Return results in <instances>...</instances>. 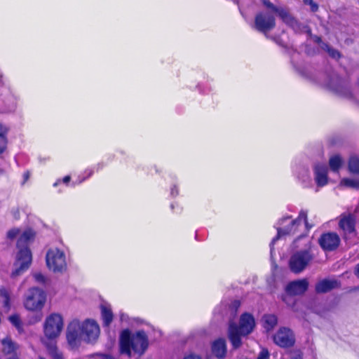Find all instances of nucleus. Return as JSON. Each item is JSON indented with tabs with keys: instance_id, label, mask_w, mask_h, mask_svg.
<instances>
[{
	"instance_id": "obj_1",
	"label": "nucleus",
	"mask_w": 359,
	"mask_h": 359,
	"mask_svg": "<svg viewBox=\"0 0 359 359\" xmlns=\"http://www.w3.org/2000/svg\"><path fill=\"white\" fill-rule=\"evenodd\" d=\"M284 52L290 57V62L297 73L302 78L323 85L333 93L345 97H352L350 82L341 78L330 66L325 72H320L313 66H305L302 63L300 50L294 46H283Z\"/></svg>"
},
{
	"instance_id": "obj_2",
	"label": "nucleus",
	"mask_w": 359,
	"mask_h": 359,
	"mask_svg": "<svg viewBox=\"0 0 359 359\" xmlns=\"http://www.w3.org/2000/svg\"><path fill=\"white\" fill-rule=\"evenodd\" d=\"M64 329V319L58 313L48 315L43 323V337L41 343L46 347L48 353L53 359H63L62 354L58 351L56 341ZM39 359H45L39 357Z\"/></svg>"
},
{
	"instance_id": "obj_3",
	"label": "nucleus",
	"mask_w": 359,
	"mask_h": 359,
	"mask_svg": "<svg viewBox=\"0 0 359 359\" xmlns=\"http://www.w3.org/2000/svg\"><path fill=\"white\" fill-rule=\"evenodd\" d=\"M118 346L120 353L129 358L133 351L142 355L149 348V337L144 330L133 332L129 328H125L119 333Z\"/></svg>"
},
{
	"instance_id": "obj_4",
	"label": "nucleus",
	"mask_w": 359,
	"mask_h": 359,
	"mask_svg": "<svg viewBox=\"0 0 359 359\" xmlns=\"http://www.w3.org/2000/svg\"><path fill=\"white\" fill-rule=\"evenodd\" d=\"M34 232L31 229H27L25 230L18 238L17 243L18 251L11 273L13 277L20 276L30 266L32 261V255L27 244L34 238Z\"/></svg>"
},
{
	"instance_id": "obj_5",
	"label": "nucleus",
	"mask_w": 359,
	"mask_h": 359,
	"mask_svg": "<svg viewBox=\"0 0 359 359\" xmlns=\"http://www.w3.org/2000/svg\"><path fill=\"white\" fill-rule=\"evenodd\" d=\"M255 327L253 316L249 313H243L239 319L238 325L231 323L228 329V337L234 349L238 348L242 344V337L252 332Z\"/></svg>"
},
{
	"instance_id": "obj_6",
	"label": "nucleus",
	"mask_w": 359,
	"mask_h": 359,
	"mask_svg": "<svg viewBox=\"0 0 359 359\" xmlns=\"http://www.w3.org/2000/svg\"><path fill=\"white\" fill-rule=\"evenodd\" d=\"M307 214V210H302L298 217L294 219L291 220V216H285L278 221L275 225V228L277 230V235L270 243L271 254L273 250L274 244L280 237L284 236H294L299 232V228L302 226V219H306Z\"/></svg>"
},
{
	"instance_id": "obj_7",
	"label": "nucleus",
	"mask_w": 359,
	"mask_h": 359,
	"mask_svg": "<svg viewBox=\"0 0 359 359\" xmlns=\"http://www.w3.org/2000/svg\"><path fill=\"white\" fill-rule=\"evenodd\" d=\"M316 246L309 241L303 249L294 252L289 259L290 270L295 274L304 271L316 258Z\"/></svg>"
},
{
	"instance_id": "obj_8",
	"label": "nucleus",
	"mask_w": 359,
	"mask_h": 359,
	"mask_svg": "<svg viewBox=\"0 0 359 359\" xmlns=\"http://www.w3.org/2000/svg\"><path fill=\"white\" fill-rule=\"evenodd\" d=\"M90 320L83 322L72 320L67 327V339L72 348H77L83 343L89 341Z\"/></svg>"
},
{
	"instance_id": "obj_9",
	"label": "nucleus",
	"mask_w": 359,
	"mask_h": 359,
	"mask_svg": "<svg viewBox=\"0 0 359 359\" xmlns=\"http://www.w3.org/2000/svg\"><path fill=\"white\" fill-rule=\"evenodd\" d=\"M261 1L266 8L276 13L282 22L287 26L295 32H299L302 29V23L290 13L287 8L278 7L269 0H261Z\"/></svg>"
},
{
	"instance_id": "obj_10",
	"label": "nucleus",
	"mask_w": 359,
	"mask_h": 359,
	"mask_svg": "<svg viewBox=\"0 0 359 359\" xmlns=\"http://www.w3.org/2000/svg\"><path fill=\"white\" fill-rule=\"evenodd\" d=\"M48 268L54 273H62L67 270V261L65 252L57 248L50 249L46 257Z\"/></svg>"
},
{
	"instance_id": "obj_11",
	"label": "nucleus",
	"mask_w": 359,
	"mask_h": 359,
	"mask_svg": "<svg viewBox=\"0 0 359 359\" xmlns=\"http://www.w3.org/2000/svg\"><path fill=\"white\" fill-rule=\"evenodd\" d=\"M46 302V294L43 290L38 288H31L24 302L26 309L32 311H41Z\"/></svg>"
},
{
	"instance_id": "obj_12",
	"label": "nucleus",
	"mask_w": 359,
	"mask_h": 359,
	"mask_svg": "<svg viewBox=\"0 0 359 359\" xmlns=\"http://www.w3.org/2000/svg\"><path fill=\"white\" fill-rule=\"evenodd\" d=\"M276 25V18L272 13L261 11L255 17V27L260 32L267 33L274 29Z\"/></svg>"
},
{
	"instance_id": "obj_13",
	"label": "nucleus",
	"mask_w": 359,
	"mask_h": 359,
	"mask_svg": "<svg viewBox=\"0 0 359 359\" xmlns=\"http://www.w3.org/2000/svg\"><path fill=\"white\" fill-rule=\"evenodd\" d=\"M273 342L281 348H290L295 343V337L292 330L283 327L273 335Z\"/></svg>"
},
{
	"instance_id": "obj_14",
	"label": "nucleus",
	"mask_w": 359,
	"mask_h": 359,
	"mask_svg": "<svg viewBox=\"0 0 359 359\" xmlns=\"http://www.w3.org/2000/svg\"><path fill=\"white\" fill-rule=\"evenodd\" d=\"M341 239L335 232H327L321 234L318 238V244L325 252H332L338 248Z\"/></svg>"
},
{
	"instance_id": "obj_15",
	"label": "nucleus",
	"mask_w": 359,
	"mask_h": 359,
	"mask_svg": "<svg viewBox=\"0 0 359 359\" xmlns=\"http://www.w3.org/2000/svg\"><path fill=\"white\" fill-rule=\"evenodd\" d=\"M309 288V281L306 278L299 279L290 282L285 286L286 293L290 296L302 295Z\"/></svg>"
},
{
	"instance_id": "obj_16",
	"label": "nucleus",
	"mask_w": 359,
	"mask_h": 359,
	"mask_svg": "<svg viewBox=\"0 0 359 359\" xmlns=\"http://www.w3.org/2000/svg\"><path fill=\"white\" fill-rule=\"evenodd\" d=\"M101 303L99 306L100 309V318L102 321L103 327L109 332V327L114 320V313L111 305L100 297Z\"/></svg>"
},
{
	"instance_id": "obj_17",
	"label": "nucleus",
	"mask_w": 359,
	"mask_h": 359,
	"mask_svg": "<svg viewBox=\"0 0 359 359\" xmlns=\"http://www.w3.org/2000/svg\"><path fill=\"white\" fill-rule=\"evenodd\" d=\"M355 221L351 215H341L339 222V226L343 231L344 238L348 239V236L355 232Z\"/></svg>"
},
{
	"instance_id": "obj_18",
	"label": "nucleus",
	"mask_w": 359,
	"mask_h": 359,
	"mask_svg": "<svg viewBox=\"0 0 359 359\" xmlns=\"http://www.w3.org/2000/svg\"><path fill=\"white\" fill-rule=\"evenodd\" d=\"M314 179L318 187L325 186L328 182V168L326 164L318 163L313 167Z\"/></svg>"
},
{
	"instance_id": "obj_19",
	"label": "nucleus",
	"mask_w": 359,
	"mask_h": 359,
	"mask_svg": "<svg viewBox=\"0 0 359 359\" xmlns=\"http://www.w3.org/2000/svg\"><path fill=\"white\" fill-rule=\"evenodd\" d=\"M339 282L337 280H330L327 278L318 281L315 286V291L318 294L327 293L334 288L339 287Z\"/></svg>"
},
{
	"instance_id": "obj_20",
	"label": "nucleus",
	"mask_w": 359,
	"mask_h": 359,
	"mask_svg": "<svg viewBox=\"0 0 359 359\" xmlns=\"http://www.w3.org/2000/svg\"><path fill=\"white\" fill-rule=\"evenodd\" d=\"M305 53L308 55H311L312 53L320 52L323 50L327 53L329 56L334 60H338L341 57L340 52L335 49L333 46H305Z\"/></svg>"
},
{
	"instance_id": "obj_21",
	"label": "nucleus",
	"mask_w": 359,
	"mask_h": 359,
	"mask_svg": "<svg viewBox=\"0 0 359 359\" xmlns=\"http://www.w3.org/2000/svg\"><path fill=\"white\" fill-rule=\"evenodd\" d=\"M212 354L218 359H223L226 354V344L224 339L219 338L212 342Z\"/></svg>"
},
{
	"instance_id": "obj_22",
	"label": "nucleus",
	"mask_w": 359,
	"mask_h": 359,
	"mask_svg": "<svg viewBox=\"0 0 359 359\" xmlns=\"http://www.w3.org/2000/svg\"><path fill=\"white\" fill-rule=\"evenodd\" d=\"M1 351L6 355H15L19 345L15 342L11 337L6 336L1 339Z\"/></svg>"
},
{
	"instance_id": "obj_23",
	"label": "nucleus",
	"mask_w": 359,
	"mask_h": 359,
	"mask_svg": "<svg viewBox=\"0 0 359 359\" xmlns=\"http://www.w3.org/2000/svg\"><path fill=\"white\" fill-rule=\"evenodd\" d=\"M264 327L267 330H272L278 323V318L273 314H266L262 317Z\"/></svg>"
},
{
	"instance_id": "obj_24",
	"label": "nucleus",
	"mask_w": 359,
	"mask_h": 359,
	"mask_svg": "<svg viewBox=\"0 0 359 359\" xmlns=\"http://www.w3.org/2000/svg\"><path fill=\"white\" fill-rule=\"evenodd\" d=\"M294 172L297 177L303 182H305L309 177V169L306 165H297L294 168Z\"/></svg>"
},
{
	"instance_id": "obj_25",
	"label": "nucleus",
	"mask_w": 359,
	"mask_h": 359,
	"mask_svg": "<svg viewBox=\"0 0 359 359\" xmlns=\"http://www.w3.org/2000/svg\"><path fill=\"white\" fill-rule=\"evenodd\" d=\"M8 128L6 126L0 123V155L6 150L7 146L6 134Z\"/></svg>"
},
{
	"instance_id": "obj_26",
	"label": "nucleus",
	"mask_w": 359,
	"mask_h": 359,
	"mask_svg": "<svg viewBox=\"0 0 359 359\" xmlns=\"http://www.w3.org/2000/svg\"><path fill=\"white\" fill-rule=\"evenodd\" d=\"M348 171L354 175H359V158L357 156H351L348 160Z\"/></svg>"
},
{
	"instance_id": "obj_27",
	"label": "nucleus",
	"mask_w": 359,
	"mask_h": 359,
	"mask_svg": "<svg viewBox=\"0 0 359 359\" xmlns=\"http://www.w3.org/2000/svg\"><path fill=\"white\" fill-rule=\"evenodd\" d=\"M8 320L10 323L17 329L18 332H23V323L21 320V318L18 314H12L8 317Z\"/></svg>"
},
{
	"instance_id": "obj_28",
	"label": "nucleus",
	"mask_w": 359,
	"mask_h": 359,
	"mask_svg": "<svg viewBox=\"0 0 359 359\" xmlns=\"http://www.w3.org/2000/svg\"><path fill=\"white\" fill-rule=\"evenodd\" d=\"M304 224V231L301 233L299 236H297V238L294 240L293 244L295 245V247H298L296 243L300 239L305 238L307 236V233L309 231V230L313 226V224H310L308 222L307 215H306V219H302V224Z\"/></svg>"
},
{
	"instance_id": "obj_29",
	"label": "nucleus",
	"mask_w": 359,
	"mask_h": 359,
	"mask_svg": "<svg viewBox=\"0 0 359 359\" xmlns=\"http://www.w3.org/2000/svg\"><path fill=\"white\" fill-rule=\"evenodd\" d=\"M342 160L339 155L332 156L329 160V165L332 171L337 172L341 168Z\"/></svg>"
},
{
	"instance_id": "obj_30",
	"label": "nucleus",
	"mask_w": 359,
	"mask_h": 359,
	"mask_svg": "<svg viewBox=\"0 0 359 359\" xmlns=\"http://www.w3.org/2000/svg\"><path fill=\"white\" fill-rule=\"evenodd\" d=\"M340 184L346 187L359 190V179L344 178L341 180Z\"/></svg>"
},
{
	"instance_id": "obj_31",
	"label": "nucleus",
	"mask_w": 359,
	"mask_h": 359,
	"mask_svg": "<svg viewBox=\"0 0 359 359\" xmlns=\"http://www.w3.org/2000/svg\"><path fill=\"white\" fill-rule=\"evenodd\" d=\"M100 334V327L96 320L91 319V340H96Z\"/></svg>"
},
{
	"instance_id": "obj_32",
	"label": "nucleus",
	"mask_w": 359,
	"mask_h": 359,
	"mask_svg": "<svg viewBox=\"0 0 359 359\" xmlns=\"http://www.w3.org/2000/svg\"><path fill=\"white\" fill-rule=\"evenodd\" d=\"M0 296L2 298V301L4 303V306L6 311H8L10 308L9 304V294L7 290L5 288L0 289Z\"/></svg>"
},
{
	"instance_id": "obj_33",
	"label": "nucleus",
	"mask_w": 359,
	"mask_h": 359,
	"mask_svg": "<svg viewBox=\"0 0 359 359\" xmlns=\"http://www.w3.org/2000/svg\"><path fill=\"white\" fill-rule=\"evenodd\" d=\"M289 355L290 359H303V353L298 349L290 351Z\"/></svg>"
},
{
	"instance_id": "obj_34",
	"label": "nucleus",
	"mask_w": 359,
	"mask_h": 359,
	"mask_svg": "<svg viewBox=\"0 0 359 359\" xmlns=\"http://www.w3.org/2000/svg\"><path fill=\"white\" fill-rule=\"evenodd\" d=\"M305 5L310 6L311 11L313 13L318 11V5L313 0H303Z\"/></svg>"
},
{
	"instance_id": "obj_35",
	"label": "nucleus",
	"mask_w": 359,
	"mask_h": 359,
	"mask_svg": "<svg viewBox=\"0 0 359 359\" xmlns=\"http://www.w3.org/2000/svg\"><path fill=\"white\" fill-rule=\"evenodd\" d=\"M119 318H120V321L121 323H125L127 324V325L129 326L130 320H131V317H130L127 313H126L123 311H120L119 312Z\"/></svg>"
},
{
	"instance_id": "obj_36",
	"label": "nucleus",
	"mask_w": 359,
	"mask_h": 359,
	"mask_svg": "<svg viewBox=\"0 0 359 359\" xmlns=\"http://www.w3.org/2000/svg\"><path fill=\"white\" fill-rule=\"evenodd\" d=\"M33 277L39 283H45L46 281V278L40 272L34 273Z\"/></svg>"
},
{
	"instance_id": "obj_37",
	"label": "nucleus",
	"mask_w": 359,
	"mask_h": 359,
	"mask_svg": "<svg viewBox=\"0 0 359 359\" xmlns=\"http://www.w3.org/2000/svg\"><path fill=\"white\" fill-rule=\"evenodd\" d=\"M144 323V320L140 318L131 317L130 323L129 326L131 327L142 325Z\"/></svg>"
},
{
	"instance_id": "obj_38",
	"label": "nucleus",
	"mask_w": 359,
	"mask_h": 359,
	"mask_svg": "<svg viewBox=\"0 0 359 359\" xmlns=\"http://www.w3.org/2000/svg\"><path fill=\"white\" fill-rule=\"evenodd\" d=\"M240 306H241L240 301L239 300H234V301H233L231 303V304L229 306V309H231V311L233 313H236L237 310H238V309L240 307Z\"/></svg>"
},
{
	"instance_id": "obj_39",
	"label": "nucleus",
	"mask_w": 359,
	"mask_h": 359,
	"mask_svg": "<svg viewBox=\"0 0 359 359\" xmlns=\"http://www.w3.org/2000/svg\"><path fill=\"white\" fill-rule=\"evenodd\" d=\"M269 352L266 348H263L259 353L257 359H269Z\"/></svg>"
},
{
	"instance_id": "obj_40",
	"label": "nucleus",
	"mask_w": 359,
	"mask_h": 359,
	"mask_svg": "<svg viewBox=\"0 0 359 359\" xmlns=\"http://www.w3.org/2000/svg\"><path fill=\"white\" fill-rule=\"evenodd\" d=\"M71 180V177L69 175H67L65 176L62 180H57L54 184H53V186L54 187H57L58 186L61 182H63L64 184H67L69 181Z\"/></svg>"
},
{
	"instance_id": "obj_41",
	"label": "nucleus",
	"mask_w": 359,
	"mask_h": 359,
	"mask_svg": "<svg viewBox=\"0 0 359 359\" xmlns=\"http://www.w3.org/2000/svg\"><path fill=\"white\" fill-rule=\"evenodd\" d=\"M301 31L306 32L310 38L313 36L311 29L309 25H304L302 24V29L299 32Z\"/></svg>"
},
{
	"instance_id": "obj_42",
	"label": "nucleus",
	"mask_w": 359,
	"mask_h": 359,
	"mask_svg": "<svg viewBox=\"0 0 359 359\" xmlns=\"http://www.w3.org/2000/svg\"><path fill=\"white\" fill-rule=\"evenodd\" d=\"M20 233L19 229H13L8 232V237L10 238H15Z\"/></svg>"
},
{
	"instance_id": "obj_43",
	"label": "nucleus",
	"mask_w": 359,
	"mask_h": 359,
	"mask_svg": "<svg viewBox=\"0 0 359 359\" xmlns=\"http://www.w3.org/2000/svg\"><path fill=\"white\" fill-rule=\"evenodd\" d=\"M179 194L178 189L176 185H173L170 189V195L172 197H176Z\"/></svg>"
},
{
	"instance_id": "obj_44",
	"label": "nucleus",
	"mask_w": 359,
	"mask_h": 359,
	"mask_svg": "<svg viewBox=\"0 0 359 359\" xmlns=\"http://www.w3.org/2000/svg\"><path fill=\"white\" fill-rule=\"evenodd\" d=\"M311 39H313L314 43H318V45L323 43L321 37L317 35H313Z\"/></svg>"
},
{
	"instance_id": "obj_45",
	"label": "nucleus",
	"mask_w": 359,
	"mask_h": 359,
	"mask_svg": "<svg viewBox=\"0 0 359 359\" xmlns=\"http://www.w3.org/2000/svg\"><path fill=\"white\" fill-rule=\"evenodd\" d=\"M184 359H202L200 356L195 354H190L184 358Z\"/></svg>"
},
{
	"instance_id": "obj_46",
	"label": "nucleus",
	"mask_w": 359,
	"mask_h": 359,
	"mask_svg": "<svg viewBox=\"0 0 359 359\" xmlns=\"http://www.w3.org/2000/svg\"><path fill=\"white\" fill-rule=\"evenodd\" d=\"M354 274L356 277L359 278V263L356 264L354 269Z\"/></svg>"
},
{
	"instance_id": "obj_47",
	"label": "nucleus",
	"mask_w": 359,
	"mask_h": 359,
	"mask_svg": "<svg viewBox=\"0 0 359 359\" xmlns=\"http://www.w3.org/2000/svg\"><path fill=\"white\" fill-rule=\"evenodd\" d=\"M7 359H19V358L16 355H13Z\"/></svg>"
},
{
	"instance_id": "obj_48",
	"label": "nucleus",
	"mask_w": 359,
	"mask_h": 359,
	"mask_svg": "<svg viewBox=\"0 0 359 359\" xmlns=\"http://www.w3.org/2000/svg\"><path fill=\"white\" fill-rule=\"evenodd\" d=\"M4 171L3 169H0V176L4 174Z\"/></svg>"
},
{
	"instance_id": "obj_49",
	"label": "nucleus",
	"mask_w": 359,
	"mask_h": 359,
	"mask_svg": "<svg viewBox=\"0 0 359 359\" xmlns=\"http://www.w3.org/2000/svg\"><path fill=\"white\" fill-rule=\"evenodd\" d=\"M304 47V46H299V48H300L301 50L303 49Z\"/></svg>"
},
{
	"instance_id": "obj_50",
	"label": "nucleus",
	"mask_w": 359,
	"mask_h": 359,
	"mask_svg": "<svg viewBox=\"0 0 359 359\" xmlns=\"http://www.w3.org/2000/svg\"><path fill=\"white\" fill-rule=\"evenodd\" d=\"M170 207H171L172 209H173L174 208V205L171 204Z\"/></svg>"
},
{
	"instance_id": "obj_51",
	"label": "nucleus",
	"mask_w": 359,
	"mask_h": 359,
	"mask_svg": "<svg viewBox=\"0 0 359 359\" xmlns=\"http://www.w3.org/2000/svg\"><path fill=\"white\" fill-rule=\"evenodd\" d=\"M28 177H29V175L26 174V178H28Z\"/></svg>"
}]
</instances>
